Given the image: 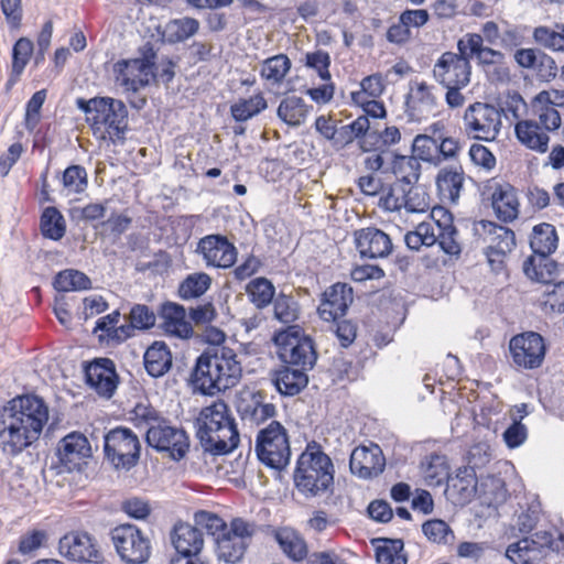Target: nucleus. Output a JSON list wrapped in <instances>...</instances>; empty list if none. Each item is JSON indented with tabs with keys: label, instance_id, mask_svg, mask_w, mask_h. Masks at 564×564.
I'll return each instance as SVG.
<instances>
[{
	"label": "nucleus",
	"instance_id": "50",
	"mask_svg": "<svg viewBox=\"0 0 564 564\" xmlns=\"http://www.w3.org/2000/svg\"><path fill=\"white\" fill-rule=\"evenodd\" d=\"M267 100L261 94L247 99H240L230 107L236 121L245 122L267 108Z\"/></svg>",
	"mask_w": 564,
	"mask_h": 564
},
{
	"label": "nucleus",
	"instance_id": "23",
	"mask_svg": "<svg viewBox=\"0 0 564 564\" xmlns=\"http://www.w3.org/2000/svg\"><path fill=\"white\" fill-rule=\"evenodd\" d=\"M406 111L412 119L420 120L434 115L437 108V97L434 87L425 82L415 83L406 100Z\"/></svg>",
	"mask_w": 564,
	"mask_h": 564
},
{
	"label": "nucleus",
	"instance_id": "2",
	"mask_svg": "<svg viewBox=\"0 0 564 564\" xmlns=\"http://www.w3.org/2000/svg\"><path fill=\"white\" fill-rule=\"evenodd\" d=\"M226 338L223 330L210 327L206 330V339L216 344L208 347L196 360L192 373V382L204 394L213 395L235 387L242 373L240 362L234 349L220 346Z\"/></svg>",
	"mask_w": 564,
	"mask_h": 564
},
{
	"label": "nucleus",
	"instance_id": "5",
	"mask_svg": "<svg viewBox=\"0 0 564 564\" xmlns=\"http://www.w3.org/2000/svg\"><path fill=\"white\" fill-rule=\"evenodd\" d=\"M76 106L86 115L93 134L111 143H123L128 130V109L122 100L111 97L78 98Z\"/></svg>",
	"mask_w": 564,
	"mask_h": 564
},
{
	"label": "nucleus",
	"instance_id": "63",
	"mask_svg": "<svg viewBox=\"0 0 564 564\" xmlns=\"http://www.w3.org/2000/svg\"><path fill=\"white\" fill-rule=\"evenodd\" d=\"M156 316L152 310L144 304H135L129 314V322L138 330L150 329L155 325Z\"/></svg>",
	"mask_w": 564,
	"mask_h": 564
},
{
	"label": "nucleus",
	"instance_id": "14",
	"mask_svg": "<svg viewBox=\"0 0 564 564\" xmlns=\"http://www.w3.org/2000/svg\"><path fill=\"white\" fill-rule=\"evenodd\" d=\"M196 251L203 256L207 267L228 269L237 260V248L226 236L207 235L199 239Z\"/></svg>",
	"mask_w": 564,
	"mask_h": 564
},
{
	"label": "nucleus",
	"instance_id": "31",
	"mask_svg": "<svg viewBox=\"0 0 564 564\" xmlns=\"http://www.w3.org/2000/svg\"><path fill=\"white\" fill-rule=\"evenodd\" d=\"M171 540L176 550L175 556L202 553L204 546V536L202 531L188 523L175 524Z\"/></svg>",
	"mask_w": 564,
	"mask_h": 564
},
{
	"label": "nucleus",
	"instance_id": "10",
	"mask_svg": "<svg viewBox=\"0 0 564 564\" xmlns=\"http://www.w3.org/2000/svg\"><path fill=\"white\" fill-rule=\"evenodd\" d=\"M254 449L262 464L276 470L284 469L289 465L291 456L284 426L278 421H272L258 433Z\"/></svg>",
	"mask_w": 564,
	"mask_h": 564
},
{
	"label": "nucleus",
	"instance_id": "41",
	"mask_svg": "<svg viewBox=\"0 0 564 564\" xmlns=\"http://www.w3.org/2000/svg\"><path fill=\"white\" fill-rule=\"evenodd\" d=\"M422 473L429 486H440L449 478L445 455L433 453L422 462Z\"/></svg>",
	"mask_w": 564,
	"mask_h": 564
},
{
	"label": "nucleus",
	"instance_id": "37",
	"mask_svg": "<svg viewBox=\"0 0 564 564\" xmlns=\"http://www.w3.org/2000/svg\"><path fill=\"white\" fill-rule=\"evenodd\" d=\"M312 106L295 95L284 97L278 107V117L286 124L299 127L305 122Z\"/></svg>",
	"mask_w": 564,
	"mask_h": 564
},
{
	"label": "nucleus",
	"instance_id": "40",
	"mask_svg": "<svg viewBox=\"0 0 564 564\" xmlns=\"http://www.w3.org/2000/svg\"><path fill=\"white\" fill-rule=\"evenodd\" d=\"M376 560L379 564H408L404 543L401 539H378Z\"/></svg>",
	"mask_w": 564,
	"mask_h": 564
},
{
	"label": "nucleus",
	"instance_id": "22",
	"mask_svg": "<svg viewBox=\"0 0 564 564\" xmlns=\"http://www.w3.org/2000/svg\"><path fill=\"white\" fill-rule=\"evenodd\" d=\"M457 50L465 54L470 63L476 59L477 65L481 67L502 64L503 53L484 45V39L478 33H467L457 42Z\"/></svg>",
	"mask_w": 564,
	"mask_h": 564
},
{
	"label": "nucleus",
	"instance_id": "45",
	"mask_svg": "<svg viewBox=\"0 0 564 564\" xmlns=\"http://www.w3.org/2000/svg\"><path fill=\"white\" fill-rule=\"evenodd\" d=\"M216 553L220 561L229 564H236L240 562L246 553L247 545L239 539H232L228 534L224 533L221 536L216 539Z\"/></svg>",
	"mask_w": 564,
	"mask_h": 564
},
{
	"label": "nucleus",
	"instance_id": "21",
	"mask_svg": "<svg viewBox=\"0 0 564 564\" xmlns=\"http://www.w3.org/2000/svg\"><path fill=\"white\" fill-rule=\"evenodd\" d=\"M480 226L485 234L482 239L487 243L485 254L490 263L496 261L495 257L503 258L516 247V236L510 228L488 220H481Z\"/></svg>",
	"mask_w": 564,
	"mask_h": 564
},
{
	"label": "nucleus",
	"instance_id": "29",
	"mask_svg": "<svg viewBox=\"0 0 564 564\" xmlns=\"http://www.w3.org/2000/svg\"><path fill=\"white\" fill-rule=\"evenodd\" d=\"M552 94L547 90L540 91L531 100L530 108L540 127L550 133L557 131L562 126V118L556 108L552 106Z\"/></svg>",
	"mask_w": 564,
	"mask_h": 564
},
{
	"label": "nucleus",
	"instance_id": "11",
	"mask_svg": "<svg viewBox=\"0 0 564 564\" xmlns=\"http://www.w3.org/2000/svg\"><path fill=\"white\" fill-rule=\"evenodd\" d=\"M463 130L475 140L495 141L502 128L501 111L492 104L475 101L463 115Z\"/></svg>",
	"mask_w": 564,
	"mask_h": 564
},
{
	"label": "nucleus",
	"instance_id": "38",
	"mask_svg": "<svg viewBox=\"0 0 564 564\" xmlns=\"http://www.w3.org/2000/svg\"><path fill=\"white\" fill-rule=\"evenodd\" d=\"M557 234L555 227L547 223L535 225L530 238L533 256H550L557 248Z\"/></svg>",
	"mask_w": 564,
	"mask_h": 564
},
{
	"label": "nucleus",
	"instance_id": "59",
	"mask_svg": "<svg viewBox=\"0 0 564 564\" xmlns=\"http://www.w3.org/2000/svg\"><path fill=\"white\" fill-rule=\"evenodd\" d=\"M403 207L408 213H425L430 209V196L416 184H409Z\"/></svg>",
	"mask_w": 564,
	"mask_h": 564
},
{
	"label": "nucleus",
	"instance_id": "39",
	"mask_svg": "<svg viewBox=\"0 0 564 564\" xmlns=\"http://www.w3.org/2000/svg\"><path fill=\"white\" fill-rule=\"evenodd\" d=\"M437 238L441 249L451 256H458L462 252L459 232L453 225L451 215H444L443 220H436Z\"/></svg>",
	"mask_w": 564,
	"mask_h": 564
},
{
	"label": "nucleus",
	"instance_id": "15",
	"mask_svg": "<svg viewBox=\"0 0 564 564\" xmlns=\"http://www.w3.org/2000/svg\"><path fill=\"white\" fill-rule=\"evenodd\" d=\"M86 383L95 392L106 399H110L118 387L119 377L115 362L109 358H96L84 368Z\"/></svg>",
	"mask_w": 564,
	"mask_h": 564
},
{
	"label": "nucleus",
	"instance_id": "49",
	"mask_svg": "<svg viewBox=\"0 0 564 564\" xmlns=\"http://www.w3.org/2000/svg\"><path fill=\"white\" fill-rule=\"evenodd\" d=\"M198 29L199 22L196 19L185 17L170 21L165 26V34L170 43H180L195 35Z\"/></svg>",
	"mask_w": 564,
	"mask_h": 564
},
{
	"label": "nucleus",
	"instance_id": "62",
	"mask_svg": "<svg viewBox=\"0 0 564 564\" xmlns=\"http://www.w3.org/2000/svg\"><path fill=\"white\" fill-rule=\"evenodd\" d=\"M257 532V524L250 521H246L242 518H234L230 521L229 527L227 525L226 534L232 539H239L249 546L251 538Z\"/></svg>",
	"mask_w": 564,
	"mask_h": 564
},
{
	"label": "nucleus",
	"instance_id": "17",
	"mask_svg": "<svg viewBox=\"0 0 564 564\" xmlns=\"http://www.w3.org/2000/svg\"><path fill=\"white\" fill-rule=\"evenodd\" d=\"M386 458L379 445H360L354 448L349 458L351 474L361 479H372L383 473Z\"/></svg>",
	"mask_w": 564,
	"mask_h": 564
},
{
	"label": "nucleus",
	"instance_id": "34",
	"mask_svg": "<svg viewBox=\"0 0 564 564\" xmlns=\"http://www.w3.org/2000/svg\"><path fill=\"white\" fill-rule=\"evenodd\" d=\"M491 204L500 220L508 223L518 217L519 202L514 188L509 184L499 185L495 188Z\"/></svg>",
	"mask_w": 564,
	"mask_h": 564
},
{
	"label": "nucleus",
	"instance_id": "56",
	"mask_svg": "<svg viewBox=\"0 0 564 564\" xmlns=\"http://www.w3.org/2000/svg\"><path fill=\"white\" fill-rule=\"evenodd\" d=\"M508 120H522L521 117L528 112V105L518 91H508L497 107Z\"/></svg>",
	"mask_w": 564,
	"mask_h": 564
},
{
	"label": "nucleus",
	"instance_id": "19",
	"mask_svg": "<svg viewBox=\"0 0 564 564\" xmlns=\"http://www.w3.org/2000/svg\"><path fill=\"white\" fill-rule=\"evenodd\" d=\"M137 58L120 59L113 64V76L117 84L126 90L138 91L155 79V72Z\"/></svg>",
	"mask_w": 564,
	"mask_h": 564
},
{
	"label": "nucleus",
	"instance_id": "9",
	"mask_svg": "<svg viewBox=\"0 0 564 564\" xmlns=\"http://www.w3.org/2000/svg\"><path fill=\"white\" fill-rule=\"evenodd\" d=\"M104 455L113 469L129 471L139 464L140 440L129 427L111 429L104 435Z\"/></svg>",
	"mask_w": 564,
	"mask_h": 564
},
{
	"label": "nucleus",
	"instance_id": "42",
	"mask_svg": "<svg viewBox=\"0 0 564 564\" xmlns=\"http://www.w3.org/2000/svg\"><path fill=\"white\" fill-rule=\"evenodd\" d=\"M247 295L250 302L259 310L273 303L275 299V288L267 278H256L246 286Z\"/></svg>",
	"mask_w": 564,
	"mask_h": 564
},
{
	"label": "nucleus",
	"instance_id": "55",
	"mask_svg": "<svg viewBox=\"0 0 564 564\" xmlns=\"http://www.w3.org/2000/svg\"><path fill=\"white\" fill-rule=\"evenodd\" d=\"M273 313L279 322L292 324L300 316V306L293 296L279 293L273 301Z\"/></svg>",
	"mask_w": 564,
	"mask_h": 564
},
{
	"label": "nucleus",
	"instance_id": "58",
	"mask_svg": "<svg viewBox=\"0 0 564 564\" xmlns=\"http://www.w3.org/2000/svg\"><path fill=\"white\" fill-rule=\"evenodd\" d=\"M194 522L196 528L204 529L208 534L213 535L215 540L221 536L227 529V523L216 513L209 511H197L194 514Z\"/></svg>",
	"mask_w": 564,
	"mask_h": 564
},
{
	"label": "nucleus",
	"instance_id": "35",
	"mask_svg": "<svg viewBox=\"0 0 564 564\" xmlns=\"http://www.w3.org/2000/svg\"><path fill=\"white\" fill-rule=\"evenodd\" d=\"M282 552L294 562H300L313 554H308L305 540L294 530L289 528L280 529L274 534Z\"/></svg>",
	"mask_w": 564,
	"mask_h": 564
},
{
	"label": "nucleus",
	"instance_id": "26",
	"mask_svg": "<svg viewBox=\"0 0 564 564\" xmlns=\"http://www.w3.org/2000/svg\"><path fill=\"white\" fill-rule=\"evenodd\" d=\"M237 411L242 421L260 425L276 414L274 404L265 402L261 392L251 393L248 398H242L237 406Z\"/></svg>",
	"mask_w": 564,
	"mask_h": 564
},
{
	"label": "nucleus",
	"instance_id": "12",
	"mask_svg": "<svg viewBox=\"0 0 564 564\" xmlns=\"http://www.w3.org/2000/svg\"><path fill=\"white\" fill-rule=\"evenodd\" d=\"M118 555L127 564H143L151 555L149 538L134 524L126 523L110 531Z\"/></svg>",
	"mask_w": 564,
	"mask_h": 564
},
{
	"label": "nucleus",
	"instance_id": "24",
	"mask_svg": "<svg viewBox=\"0 0 564 564\" xmlns=\"http://www.w3.org/2000/svg\"><path fill=\"white\" fill-rule=\"evenodd\" d=\"M57 455L62 464L68 468L75 467L80 460L90 457L89 441L82 433L72 432L58 442Z\"/></svg>",
	"mask_w": 564,
	"mask_h": 564
},
{
	"label": "nucleus",
	"instance_id": "61",
	"mask_svg": "<svg viewBox=\"0 0 564 564\" xmlns=\"http://www.w3.org/2000/svg\"><path fill=\"white\" fill-rule=\"evenodd\" d=\"M33 52V42L26 37L19 39L12 50V74L20 76Z\"/></svg>",
	"mask_w": 564,
	"mask_h": 564
},
{
	"label": "nucleus",
	"instance_id": "20",
	"mask_svg": "<svg viewBox=\"0 0 564 564\" xmlns=\"http://www.w3.org/2000/svg\"><path fill=\"white\" fill-rule=\"evenodd\" d=\"M354 238L356 249L361 258H387L393 249L389 235L376 227H367L356 230Z\"/></svg>",
	"mask_w": 564,
	"mask_h": 564
},
{
	"label": "nucleus",
	"instance_id": "36",
	"mask_svg": "<svg viewBox=\"0 0 564 564\" xmlns=\"http://www.w3.org/2000/svg\"><path fill=\"white\" fill-rule=\"evenodd\" d=\"M523 272L532 281L551 284L557 273V263L550 256H531L523 262Z\"/></svg>",
	"mask_w": 564,
	"mask_h": 564
},
{
	"label": "nucleus",
	"instance_id": "7",
	"mask_svg": "<svg viewBox=\"0 0 564 564\" xmlns=\"http://www.w3.org/2000/svg\"><path fill=\"white\" fill-rule=\"evenodd\" d=\"M433 77L446 89L445 102L449 109L465 105L462 90L470 84L471 65L465 54L444 52L433 66Z\"/></svg>",
	"mask_w": 564,
	"mask_h": 564
},
{
	"label": "nucleus",
	"instance_id": "46",
	"mask_svg": "<svg viewBox=\"0 0 564 564\" xmlns=\"http://www.w3.org/2000/svg\"><path fill=\"white\" fill-rule=\"evenodd\" d=\"M53 285L57 292L85 291L91 288V282L85 273L68 269L56 274Z\"/></svg>",
	"mask_w": 564,
	"mask_h": 564
},
{
	"label": "nucleus",
	"instance_id": "13",
	"mask_svg": "<svg viewBox=\"0 0 564 564\" xmlns=\"http://www.w3.org/2000/svg\"><path fill=\"white\" fill-rule=\"evenodd\" d=\"M509 350L516 367L532 370L542 366L546 345L539 333L525 332L510 339Z\"/></svg>",
	"mask_w": 564,
	"mask_h": 564
},
{
	"label": "nucleus",
	"instance_id": "54",
	"mask_svg": "<svg viewBox=\"0 0 564 564\" xmlns=\"http://www.w3.org/2000/svg\"><path fill=\"white\" fill-rule=\"evenodd\" d=\"M422 531L426 539L436 544L449 545L455 540L454 531L441 519L427 520L422 524Z\"/></svg>",
	"mask_w": 564,
	"mask_h": 564
},
{
	"label": "nucleus",
	"instance_id": "16",
	"mask_svg": "<svg viewBox=\"0 0 564 564\" xmlns=\"http://www.w3.org/2000/svg\"><path fill=\"white\" fill-rule=\"evenodd\" d=\"M58 552L63 557L73 562L99 563L101 560L94 539L86 532L66 533L59 539Z\"/></svg>",
	"mask_w": 564,
	"mask_h": 564
},
{
	"label": "nucleus",
	"instance_id": "60",
	"mask_svg": "<svg viewBox=\"0 0 564 564\" xmlns=\"http://www.w3.org/2000/svg\"><path fill=\"white\" fill-rule=\"evenodd\" d=\"M62 181L69 193L80 194L88 184L86 169L82 165H70L64 171Z\"/></svg>",
	"mask_w": 564,
	"mask_h": 564
},
{
	"label": "nucleus",
	"instance_id": "25",
	"mask_svg": "<svg viewBox=\"0 0 564 564\" xmlns=\"http://www.w3.org/2000/svg\"><path fill=\"white\" fill-rule=\"evenodd\" d=\"M465 174L460 165L443 167L436 176L440 199L445 204L456 205L464 186Z\"/></svg>",
	"mask_w": 564,
	"mask_h": 564
},
{
	"label": "nucleus",
	"instance_id": "44",
	"mask_svg": "<svg viewBox=\"0 0 564 564\" xmlns=\"http://www.w3.org/2000/svg\"><path fill=\"white\" fill-rule=\"evenodd\" d=\"M40 229L43 237L54 241L61 240L66 231L65 220L56 207H46L41 216Z\"/></svg>",
	"mask_w": 564,
	"mask_h": 564
},
{
	"label": "nucleus",
	"instance_id": "1",
	"mask_svg": "<svg viewBox=\"0 0 564 564\" xmlns=\"http://www.w3.org/2000/svg\"><path fill=\"white\" fill-rule=\"evenodd\" d=\"M48 406L36 394L19 395L0 408V451L17 456L40 438Z\"/></svg>",
	"mask_w": 564,
	"mask_h": 564
},
{
	"label": "nucleus",
	"instance_id": "52",
	"mask_svg": "<svg viewBox=\"0 0 564 564\" xmlns=\"http://www.w3.org/2000/svg\"><path fill=\"white\" fill-rule=\"evenodd\" d=\"M369 128V120L367 117H358L351 123L336 127L335 137L333 139V147L343 149L355 139L360 138V133L366 132Z\"/></svg>",
	"mask_w": 564,
	"mask_h": 564
},
{
	"label": "nucleus",
	"instance_id": "8",
	"mask_svg": "<svg viewBox=\"0 0 564 564\" xmlns=\"http://www.w3.org/2000/svg\"><path fill=\"white\" fill-rule=\"evenodd\" d=\"M273 341L278 347V356L282 362L289 366H296L304 370H311L316 360L317 352L313 339L304 334V330L296 325L278 332Z\"/></svg>",
	"mask_w": 564,
	"mask_h": 564
},
{
	"label": "nucleus",
	"instance_id": "3",
	"mask_svg": "<svg viewBox=\"0 0 564 564\" xmlns=\"http://www.w3.org/2000/svg\"><path fill=\"white\" fill-rule=\"evenodd\" d=\"M130 421L135 427H147L145 441L156 452H165L174 460H181L187 454L189 440L186 432L171 425L151 404L137 403L130 412Z\"/></svg>",
	"mask_w": 564,
	"mask_h": 564
},
{
	"label": "nucleus",
	"instance_id": "53",
	"mask_svg": "<svg viewBox=\"0 0 564 564\" xmlns=\"http://www.w3.org/2000/svg\"><path fill=\"white\" fill-rule=\"evenodd\" d=\"M534 41L545 48L564 52V25L556 24L554 29L538 26L533 31Z\"/></svg>",
	"mask_w": 564,
	"mask_h": 564
},
{
	"label": "nucleus",
	"instance_id": "43",
	"mask_svg": "<svg viewBox=\"0 0 564 564\" xmlns=\"http://www.w3.org/2000/svg\"><path fill=\"white\" fill-rule=\"evenodd\" d=\"M291 65V61L285 54H278L263 61L260 75L270 84L279 85L290 72Z\"/></svg>",
	"mask_w": 564,
	"mask_h": 564
},
{
	"label": "nucleus",
	"instance_id": "6",
	"mask_svg": "<svg viewBox=\"0 0 564 564\" xmlns=\"http://www.w3.org/2000/svg\"><path fill=\"white\" fill-rule=\"evenodd\" d=\"M334 465L316 442L307 444L299 456L293 474L294 486L305 498L327 492L334 484Z\"/></svg>",
	"mask_w": 564,
	"mask_h": 564
},
{
	"label": "nucleus",
	"instance_id": "51",
	"mask_svg": "<svg viewBox=\"0 0 564 564\" xmlns=\"http://www.w3.org/2000/svg\"><path fill=\"white\" fill-rule=\"evenodd\" d=\"M409 183L395 180L392 184L383 189L379 199V207L387 212H399L405 203V196Z\"/></svg>",
	"mask_w": 564,
	"mask_h": 564
},
{
	"label": "nucleus",
	"instance_id": "57",
	"mask_svg": "<svg viewBox=\"0 0 564 564\" xmlns=\"http://www.w3.org/2000/svg\"><path fill=\"white\" fill-rule=\"evenodd\" d=\"M436 147L437 141L434 138L426 134H419L414 138L412 143V156L417 158V161L421 160L438 165L440 160Z\"/></svg>",
	"mask_w": 564,
	"mask_h": 564
},
{
	"label": "nucleus",
	"instance_id": "64",
	"mask_svg": "<svg viewBox=\"0 0 564 564\" xmlns=\"http://www.w3.org/2000/svg\"><path fill=\"white\" fill-rule=\"evenodd\" d=\"M330 65V56L327 52L323 50H317L315 52L306 53L305 55V66L308 68H313L317 72L318 76L323 80L330 79L329 73Z\"/></svg>",
	"mask_w": 564,
	"mask_h": 564
},
{
	"label": "nucleus",
	"instance_id": "4",
	"mask_svg": "<svg viewBox=\"0 0 564 564\" xmlns=\"http://www.w3.org/2000/svg\"><path fill=\"white\" fill-rule=\"evenodd\" d=\"M195 426L202 447L213 455L228 454L239 444L237 425L224 401L203 408Z\"/></svg>",
	"mask_w": 564,
	"mask_h": 564
},
{
	"label": "nucleus",
	"instance_id": "28",
	"mask_svg": "<svg viewBox=\"0 0 564 564\" xmlns=\"http://www.w3.org/2000/svg\"><path fill=\"white\" fill-rule=\"evenodd\" d=\"M477 490V475L471 466H463L447 479L448 495L459 505L469 502Z\"/></svg>",
	"mask_w": 564,
	"mask_h": 564
},
{
	"label": "nucleus",
	"instance_id": "47",
	"mask_svg": "<svg viewBox=\"0 0 564 564\" xmlns=\"http://www.w3.org/2000/svg\"><path fill=\"white\" fill-rule=\"evenodd\" d=\"M212 285V278L205 272L188 274L178 285V295L183 300L197 299Z\"/></svg>",
	"mask_w": 564,
	"mask_h": 564
},
{
	"label": "nucleus",
	"instance_id": "27",
	"mask_svg": "<svg viewBox=\"0 0 564 564\" xmlns=\"http://www.w3.org/2000/svg\"><path fill=\"white\" fill-rule=\"evenodd\" d=\"M518 141L527 149L545 153L549 150L550 135L535 119H522L514 124Z\"/></svg>",
	"mask_w": 564,
	"mask_h": 564
},
{
	"label": "nucleus",
	"instance_id": "33",
	"mask_svg": "<svg viewBox=\"0 0 564 564\" xmlns=\"http://www.w3.org/2000/svg\"><path fill=\"white\" fill-rule=\"evenodd\" d=\"M144 368L149 376L160 378L172 368V354L169 346L161 340L149 346L143 356Z\"/></svg>",
	"mask_w": 564,
	"mask_h": 564
},
{
	"label": "nucleus",
	"instance_id": "18",
	"mask_svg": "<svg viewBox=\"0 0 564 564\" xmlns=\"http://www.w3.org/2000/svg\"><path fill=\"white\" fill-rule=\"evenodd\" d=\"M352 301V288L347 283H335L323 293L317 308L318 315L326 322L337 321L346 315Z\"/></svg>",
	"mask_w": 564,
	"mask_h": 564
},
{
	"label": "nucleus",
	"instance_id": "30",
	"mask_svg": "<svg viewBox=\"0 0 564 564\" xmlns=\"http://www.w3.org/2000/svg\"><path fill=\"white\" fill-rule=\"evenodd\" d=\"M160 317L166 333L180 338H189L193 335V327L186 319V311L183 305L173 302L164 303L161 306Z\"/></svg>",
	"mask_w": 564,
	"mask_h": 564
},
{
	"label": "nucleus",
	"instance_id": "32",
	"mask_svg": "<svg viewBox=\"0 0 564 564\" xmlns=\"http://www.w3.org/2000/svg\"><path fill=\"white\" fill-rule=\"evenodd\" d=\"M306 371L302 368L292 369L289 366H282L273 375V384L282 395L294 397L308 383Z\"/></svg>",
	"mask_w": 564,
	"mask_h": 564
},
{
	"label": "nucleus",
	"instance_id": "48",
	"mask_svg": "<svg viewBox=\"0 0 564 564\" xmlns=\"http://www.w3.org/2000/svg\"><path fill=\"white\" fill-rule=\"evenodd\" d=\"M392 172L398 181L416 184L421 174L417 158L395 154L392 161Z\"/></svg>",
	"mask_w": 564,
	"mask_h": 564
}]
</instances>
